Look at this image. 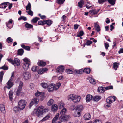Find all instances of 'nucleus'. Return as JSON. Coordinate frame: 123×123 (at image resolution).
<instances>
[{
  "label": "nucleus",
  "instance_id": "obj_1",
  "mask_svg": "<svg viewBox=\"0 0 123 123\" xmlns=\"http://www.w3.org/2000/svg\"><path fill=\"white\" fill-rule=\"evenodd\" d=\"M81 97L80 96H77L73 94H70L68 97V100H71L75 103L79 101Z\"/></svg>",
  "mask_w": 123,
  "mask_h": 123
},
{
  "label": "nucleus",
  "instance_id": "obj_2",
  "mask_svg": "<svg viewBox=\"0 0 123 123\" xmlns=\"http://www.w3.org/2000/svg\"><path fill=\"white\" fill-rule=\"evenodd\" d=\"M83 109V106L82 105H78L75 107L76 111L74 112V115L75 117H78L80 115V112Z\"/></svg>",
  "mask_w": 123,
  "mask_h": 123
},
{
  "label": "nucleus",
  "instance_id": "obj_3",
  "mask_svg": "<svg viewBox=\"0 0 123 123\" xmlns=\"http://www.w3.org/2000/svg\"><path fill=\"white\" fill-rule=\"evenodd\" d=\"M44 107L43 106H40L39 107L36 111L35 112V114L38 117H40L42 116L43 113Z\"/></svg>",
  "mask_w": 123,
  "mask_h": 123
},
{
  "label": "nucleus",
  "instance_id": "obj_4",
  "mask_svg": "<svg viewBox=\"0 0 123 123\" xmlns=\"http://www.w3.org/2000/svg\"><path fill=\"white\" fill-rule=\"evenodd\" d=\"M26 102L24 100H21L18 103V107L20 110H22L24 109L26 105Z\"/></svg>",
  "mask_w": 123,
  "mask_h": 123
},
{
  "label": "nucleus",
  "instance_id": "obj_5",
  "mask_svg": "<svg viewBox=\"0 0 123 123\" xmlns=\"http://www.w3.org/2000/svg\"><path fill=\"white\" fill-rule=\"evenodd\" d=\"M69 116L67 115H62L58 119V123H60L62 121L68 120L69 119Z\"/></svg>",
  "mask_w": 123,
  "mask_h": 123
},
{
  "label": "nucleus",
  "instance_id": "obj_6",
  "mask_svg": "<svg viewBox=\"0 0 123 123\" xmlns=\"http://www.w3.org/2000/svg\"><path fill=\"white\" fill-rule=\"evenodd\" d=\"M116 99V98L114 96H110L106 99V101L107 103L110 104L114 102Z\"/></svg>",
  "mask_w": 123,
  "mask_h": 123
},
{
  "label": "nucleus",
  "instance_id": "obj_7",
  "mask_svg": "<svg viewBox=\"0 0 123 123\" xmlns=\"http://www.w3.org/2000/svg\"><path fill=\"white\" fill-rule=\"evenodd\" d=\"M39 101V99L37 98H35L33 99L30 103L29 107L30 108L34 104H37Z\"/></svg>",
  "mask_w": 123,
  "mask_h": 123
},
{
  "label": "nucleus",
  "instance_id": "obj_8",
  "mask_svg": "<svg viewBox=\"0 0 123 123\" xmlns=\"http://www.w3.org/2000/svg\"><path fill=\"white\" fill-rule=\"evenodd\" d=\"M23 86V83L22 82L20 81L19 85L16 92L17 95L18 96L20 95V93L21 91L22 87Z\"/></svg>",
  "mask_w": 123,
  "mask_h": 123
},
{
  "label": "nucleus",
  "instance_id": "obj_9",
  "mask_svg": "<svg viewBox=\"0 0 123 123\" xmlns=\"http://www.w3.org/2000/svg\"><path fill=\"white\" fill-rule=\"evenodd\" d=\"M23 75L24 79L25 80L29 79L31 76L30 73L28 72H24L23 73Z\"/></svg>",
  "mask_w": 123,
  "mask_h": 123
},
{
  "label": "nucleus",
  "instance_id": "obj_10",
  "mask_svg": "<svg viewBox=\"0 0 123 123\" xmlns=\"http://www.w3.org/2000/svg\"><path fill=\"white\" fill-rule=\"evenodd\" d=\"M12 21L13 20L11 19H10L8 22L6 23V25L9 29H10L13 27V25L12 24Z\"/></svg>",
  "mask_w": 123,
  "mask_h": 123
},
{
  "label": "nucleus",
  "instance_id": "obj_11",
  "mask_svg": "<svg viewBox=\"0 0 123 123\" xmlns=\"http://www.w3.org/2000/svg\"><path fill=\"white\" fill-rule=\"evenodd\" d=\"M91 116L90 114L87 113L85 114L84 116V119L85 120H89L91 119Z\"/></svg>",
  "mask_w": 123,
  "mask_h": 123
},
{
  "label": "nucleus",
  "instance_id": "obj_12",
  "mask_svg": "<svg viewBox=\"0 0 123 123\" xmlns=\"http://www.w3.org/2000/svg\"><path fill=\"white\" fill-rule=\"evenodd\" d=\"M64 69V67L62 66H60L58 67L56 69V70L58 73H60L61 74L63 72Z\"/></svg>",
  "mask_w": 123,
  "mask_h": 123
},
{
  "label": "nucleus",
  "instance_id": "obj_13",
  "mask_svg": "<svg viewBox=\"0 0 123 123\" xmlns=\"http://www.w3.org/2000/svg\"><path fill=\"white\" fill-rule=\"evenodd\" d=\"M30 63L29 62H25L23 66V67L25 70H27L29 68Z\"/></svg>",
  "mask_w": 123,
  "mask_h": 123
},
{
  "label": "nucleus",
  "instance_id": "obj_14",
  "mask_svg": "<svg viewBox=\"0 0 123 123\" xmlns=\"http://www.w3.org/2000/svg\"><path fill=\"white\" fill-rule=\"evenodd\" d=\"M7 88L8 89H9L13 85V84L12 81L9 80L7 83Z\"/></svg>",
  "mask_w": 123,
  "mask_h": 123
},
{
  "label": "nucleus",
  "instance_id": "obj_15",
  "mask_svg": "<svg viewBox=\"0 0 123 123\" xmlns=\"http://www.w3.org/2000/svg\"><path fill=\"white\" fill-rule=\"evenodd\" d=\"M59 116V114L58 113L56 114L52 120V123H57L56 121L58 120Z\"/></svg>",
  "mask_w": 123,
  "mask_h": 123
},
{
  "label": "nucleus",
  "instance_id": "obj_16",
  "mask_svg": "<svg viewBox=\"0 0 123 123\" xmlns=\"http://www.w3.org/2000/svg\"><path fill=\"white\" fill-rule=\"evenodd\" d=\"M47 69L46 68H41L39 69L38 71V73L39 74H41L47 71Z\"/></svg>",
  "mask_w": 123,
  "mask_h": 123
},
{
  "label": "nucleus",
  "instance_id": "obj_17",
  "mask_svg": "<svg viewBox=\"0 0 123 123\" xmlns=\"http://www.w3.org/2000/svg\"><path fill=\"white\" fill-rule=\"evenodd\" d=\"M58 108V106L56 104H54L51 107V110L53 112H55L56 111Z\"/></svg>",
  "mask_w": 123,
  "mask_h": 123
},
{
  "label": "nucleus",
  "instance_id": "obj_18",
  "mask_svg": "<svg viewBox=\"0 0 123 123\" xmlns=\"http://www.w3.org/2000/svg\"><path fill=\"white\" fill-rule=\"evenodd\" d=\"M0 109L2 112L5 113H6V111L4 104H1L0 105Z\"/></svg>",
  "mask_w": 123,
  "mask_h": 123
},
{
  "label": "nucleus",
  "instance_id": "obj_19",
  "mask_svg": "<svg viewBox=\"0 0 123 123\" xmlns=\"http://www.w3.org/2000/svg\"><path fill=\"white\" fill-rule=\"evenodd\" d=\"M93 96L91 95L88 94L86 97V100L87 102L90 101L92 99Z\"/></svg>",
  "mask_w": 123,
  "mask_h": 123
},
{
  "label": "nucleus",
  "instance_id": "obj_20",
  "mask_svg": "<svg viewBox=\"0 0 123 123\" xmlns=\"http://www.w3.org/2000/svg\"><path fill=\"white\" fill-rule=\"evenodd\" d=\"M54 84H51L49 85L48 86L47 88L48 91L51 92L54 90Z\"/></svg>",
  "mask_w": 123,
  "mask_h": 123
},
{
  "label": "nucleus",
  "instance_id": "obj_21",
  "mask_svg": "<svg viewBox=\"0 0 123 123\" xmlns=\"http://www.w3.org/2000/svg\"><path fill=\"white\" fill-rule=\"evenodd\" d=\"M94 27L95 28V30L97 31L98 32H99L100 30V27L98 24L97 23H94Z\"/></svg>",
  "mask_w": 123,
  "mask_h": 123
},
{
  "label": "nucleus",
  "instance_id": "obj_22",
  "mask_svg": "<svg viewBox=\"0 0 123 123\" xmlns=\"http://www.w3.org/2000/svg\"><path fill=\"white\" fill-rule=\"evenodd\" d=\"M101 98V97L100 96H94L93 98V100L97 102L99 101Z\"/></svg>",
  "mask_w": 123,
  "mask_h": 123
},
{
  "label": "nucleus",
  "instance_id": "obj_23",
  "mask_svg": "<svg viewBox=\"0 0 123 123\" xmlns=\"http://www.w3.org/2000/svg\"><path fill=\"white\" fill-rule=\"evenodd\" d=\"M14 64H16L17 66H19L20 65V60L18 58H15L14 59Z\"/></svg>",
  "mask_w": 123,
  "mask_h": 123
},
{
  "label": "nucleus",
  "instance_id": "obj_24",
  "mask_svg": "<svg viewBox=\"0 0 123 123\" xmlns=\"http://www.w3.org/2000/svg\"><path fill=\"white\" fill-rule=\"evenodd\" d=\"M54 84V90H56L59 88L61 86V84L59 82L56 85Z\"/></svg>",
  "mask_w": 123,
  "mask_h": 123
},
{
  "label": "nucleus",
  "instance_id": "obj_25",
  "mask_svg": "<svg viewBox=\"0 0 123 123\" xmlns=\"http://www.w3.org/2000/svg\"><path fill=\"white\" fill-rule=\"evenodd\" d=\"M7 4H9V3L8 2H6L1 4L0 5V8L5 9L6 7L7 6L6 5H7Z\"/></svg>",
  "mask_w": 123,
  "mask_h": 123
},
{
  "label": "nucleus",
  "instance_id": "obj_26",
  "mask_svg": "<svg viewBox=\"0 0 123 123\" xmlns=\"http://www.w3.org/2000/svg\"><path fill=\"white\" fill-rule=\"evenodd\" d=\"M84 2L83 0H81L78 3V6L80 8H82L84 5Z\"/></svg>",
  "mask_w": 123,
  "mask_h": 123
},
{
  "label": "nucleus",
  "instance_id": "obj_27",
  "mask_svg": "<svg viewBox=\"0 0 123 123\" xmlns=\"http://www.w3.org/2000/svg\"><path fill=\"white\" fill-rule=\"evenodd\" d=\"M45 24H47L48 26H50L52 23V21L51 20H46L44 21Z\"/></svg>",
  "mask_w": 123,
  "mask_h": 123
},
{
  "label": "nucleus",
  "instance_id": "obj_28",
  "mask_svg": "<svg viewBox=\"0 0 123 123\" xmlns=\"http://www.w3.org/2000/svg\"><path fill=\"white\" fill-rule=\"evenodd\" d=\"M13 94V92L12 91H9V98L11 101H12L13 99L12 96Z\"/></svg>",
  "mask_w": 123,
  "mask_h": 123
},
{
  "label": "nucleus",
  "instance_id": "obj_29",
  "mask_svg": "<svg viewBox=\"0 0 123 123\" xmlns=\"http://www.w3.org/2000/svg\"><path fill=\"white\" fill-rule=\"evenodd\" d=\"M119 63H118L115 62L113 63V68L115 70H116L118 67Z\"/></svg>",
  "mask_w": 123,
  "mask_h": 123
},
{
  "label": "nucleus",
  "instance_id": "obj_30",
  "mask_svg": "<svg viewBox=\"0 0 123 123\" xmlns=\"http://www.w3.org/2000/svg\"><path fill=\"white\" fill-rule=\"evenodd\" d=\"M38 65L39 66H44L46 65V63L45 62L43 61H40L38 62Z\"/></svg>",
  "mask_w": 123,
  "mask_h": 123
},
{
  "label": "nucleus",
  "instance_id": "obj_31",
  "mask_svg": "<svg viewBox=\"0 0 123 123\" xmlns=\"http://www.w3.org/2000/svg\"><path fill=\"white\" fill-rule=\"evenodd\" d=\"M54 101L53 99H50L47 102V105L49 106H51L54 103Z\"/></svg>",
  "mask_w": 123,
  "mask_h": 123
},
{
  "label": "nucleus",
  "instance_id": "obj_32",
  "mask_svg": "<svg viewBox=\"0 0 123 123\" xmlns=\"http://www.w3.org/2000/svg\"><path fill=\"white\" fill-rule=\"evenodd\" d=\"M41 86L43 88H46L48 87V85L46 83H42L41 84Z\"/></svg>",
  "mask_w": 123,
  "mask_h": 123
},
{
  "label": "nucleus",
  "instance_id": "obj_33",
  "mask_svg": "<svg viewBox=\"0 0 123 123\" xmlns=\"http://www.w3.org/2000/svg\"><path fill=\"white\" fill-rule=\"evenodd\" d=\"M83 72L87 74H89L90 72V68H85L83 70Z\"/></svg>",
  "mask_w": 123,
  "mask_h": 123
},
{
  "label": "nucleus",
  "instance_id": "obj_34",
  "mask_svg": "<svg viewBox=\"0 0 123 123\" xmlns=\"http://www.w3.org/2000/svg\"><path fill=\"white\" fill-rule=\"evenodd\" d=\"M21 47L27 50H30V48L28 46H26L24 44L21 45Z\"/></svg>",
  "mask_w": 123,
  "mask_h": 123
},
{
  "label": "nucleus",
  "instance_id": "obj_35",
  "mask_svg": "<svg viewBox=\"0 0 123 123\" xmlns=\"http://www.w3.org/2000/svg\"><path fill=\"white\" fill-rule=\"evenodd\" d=\"M18 52L19 55H22L24 52V51L22 49H20L18 50Z\"/></svg>",
  "mask_w": 123,
  "mask_h": 123
},
{
  "label": "nucleus",
  "instance_id": "obj_36",
  "mask_svg": "<svg viewBox=\"0 0 123 123\" xmlns=\"http://www.w3.org/2000/svg\"><path fill=\"white\" fill-rule=\"evenodd\" d=\"M25 26L26 28H32L33 27V25H32L27 23L25 24Z\"/></svg>",
  "mask_w": 123,
  "mask_h": 123
},
{
  "label": "nucleus",
  "instance_id": "obj_37",
  "mask_svg": "<svg viewBox=\"0 0 123 123\" xmlns=\"http://www.w3.org/2000/svg\"><path fill=\"white\" fill-rule=\"evenodd\" d=\"M98 92L101 93H103L104 92L103 87H102L98 88Z\"/></svg>",
  "mask_w": 123,
  "mask_h": 123
},
{
  "label": "nucleus",
  "instance_id": "obj_38",
  "mask_svg": "<svg viewBox=\"0 0 123 123\" xmlns=\"http://www.w3.org/2000/svg\"><path fill=\"white\" fill-rule=\"evenodd\" d=\"M39 68V67L37 66H33L32 68V71L35 72L37 71Z\"/></svg>",
  "mask_w": 123,
  "mask_h": 123
},
{
  "label": "nucleus",
  "instance_id": "obj_39",
  "mask_svg": "<svg viewBox=\"0 0 123 123\" xmlns=\"http://www.w3.org/2000/svg\"><path fill=\"white\" fill-rule=\"evenodd\" d=\"M64 106V104L62 102H60L58 104L59 108L61 109L62 108H63Z\"/></svg>",
  "mask_w": 123,
  "mask_h": 123
},
{
  "label": "nucleus",
  "instance_id": "obj_40",
  "mask_svg": "<svg viewBox=\"0 0 123 123\" xmlns=\"http://www.w3.org/2000/svg\"><path fill=\"white\" fill-rule=\"evenodd\" d=\"M50 116L49 115H47L44 117L41 120L42 121H43L47 120L48 118L50 117Z\"/></svg>",
  "mask_w": 123,
  "mask_h": 123
},
{
  "label": "nucleus",
  "instance_id": "obj_41",
  "mask_svg": "<svg viewBox=\"0 0 123 123\" xmlns=\"http://www.w3.org/2000/svg\"><path fill=\"white\" fill-rule=\"evenodd\" d=\"M39 19L40 18H39L37 17H35L31 21L33 23H35L37 22Z\"/></svg>",
  "mask_w": 123,
  "mask_h": 123
},
{
  "label": "nucleus",
  "instance_id": "obj_42",
  "mask_svg": "<svg viewBox=\"0 0 123 123\" xmlns=\"http://www.w3.org/2000/svg\"><path fill=\"white\" fill-rule=\"evenodd\" d=\"M4 74V73L3 71H2L0 72V82H1L2 81Z\"/></svg>",
  "mask_w": 123,
  "mask_h": 123
},
{
  "label": "nucleus",
  "instance_id": "obj_43",
  "mask_svg": "<svg viewBox=\"0 0 123 123\" xmlns=\"http://www.w3.org/2000/svg\"><path fill=\"white\" fill-rule=\"evenodd\" d=\"M43 95L44 94L42 92H37L35 94V96L36 97H38L40 95Z\"/></svg>",
  "mask_w": 123,
  "mask_h": 123
},
{
  "label": "nucleus",
  "instance_id": "obj_44",
  "mask_svg": "<svg viewBox=\"0 0 123 123\" xmlns=\"http://www.w3.org/2000/svg\"><path fill=\"white\" fill-rule=\"evenodd\" d=\"M90 83L92 84H95L96 83L95 80L92 78H90L89 80Z\"/></svg>",
  "mask_w": 123,
  "mask_h": 123
},
{
  "label": "nucleus",
  "instance_id": "obj_45",
  "mask_svg": "<svg viewBox=\"0 0 123 123\" xmlns=\"http://www.w3.org/2000/svg\"><path fill=\"white\" fill-rule=\"evenodd\" d=\"M108 1L109 3L112 5L115 4V0H108Z\"/></svg>",
  "mask_w": 123,
  "mask_h": 123
},
{
  "label": "nucleus",
  "instance_id": "obj_46",
  "mask_svg": "<svg viewBox=\"0 0 123 123\" xmlns=\"http://www.w3.org/2000/svg\"><path fill=\"white\" fill-rule=\"evenodd\" d=\"M66 71L69 74H72L73 73V71L69 69H67L66 70Z\"/></svg>",
  "mask_w": 123,
  "mask_h": 123
},
{
  "label": "nucleus",
  "instance_id": "obj_47",
  "mask_svg": "<svg viewBox=\"0 0 123 123\" xmlns=\"http://www.w3.org/2000/svg\"><path fill=\"white\" fill-rule=\"evenodd\" d=\"M31 4L30 2H29L28 4L27 5L26 7V10H31Z\"/></svg>",
  "mask_w": 123,
  "mask_h": 123
},
{
  "label": "nucleus",
  "instance_id": "obj_48",
  "mask_svg": "<svg viewBox=\"0 0 123 123\" xmlns=\"http://www.w3.org/2000/svg\"><path fill=\"white\" fill-rule=\"evenodd\" d=\"M66 108H64L61 111L60 113L61 114H63L65 113L66 112Z\"/></svg>",
  "mask_w": 123,
  "mask_h": 123
},
{
  "label": "nucleus",
  "instance_id": "obj_49",
  "mask_svg": "<svg viewBox=\"0 0 123 123\" xmlns=\"http://www.w3.org/2000/svg\"><path fill=\"white\" fill-rule=\"evenodd\" d=\"M0 69H3L4 70H6L8 69V67L4 65L2 67H0Z\"/></svg>",
  "mask_w": 123,
  "mask_h": 123
},
{
  "label": "nucleus",
  "instance_id": "obj_50",
  "mask_svg": "<svg viewBox=\"0 0 123 123\" xmlns=\"http://www.w3.org/2000/svg\"><path fill=\"white\" fill-rule=\"evenodd\" d=\"M65 0H57V3L60 4H62L64 2Z\"/></svg>",
  "mask_w": 123,
  "mask_h": 123
},
{
  "label": "nucleus",
  "instance_id": "obj_51",
  "mask_svg": "<svg viewBox=\"0 0 123 123\" xmlns=\"http://www.w3.org/2000/svg\"><path fill=\"white\" fill-rule=\"evenodd\" d=\"M26 12H27L28 14L31 16H32L33 15V12L31 10H29L28 11H26Z\"/></svg>",
  "mask_w": 123,
  "mask_h": 123
},
{
  "label": "nucleus",
  "instance_id": "obj_52",
  "mask_svg": "<svg viewBox=\"0 0 123 123\" xmlns=\"http://www.w3.org/2000/svg\"><path fill=\"white\" fill-rule=\"evenodd\" d=\"M13 39L10 37H8L6 39V41L8 43L12 42Z\"/></svg>",
  "mask_w": 123,
  "mask_h": 123
},
{
  "label": "nucleus",
  "instance_id": "obj_53",
  "mask_svg": "<svg viewBox=\"0 0 123 123\" xmlns=\"http://www.w3.org/2000/svg\"><path fill=\"white\" fill-rule=\"evenodd\" d=\"M7 60L10 63H11L12 65L14 64V60H13L11 58H9L7 59Z\"/></svg>",
  "mask_w": 123,
  "mask_h": 123
},
{
  "label": "nucleus",
  "instance_id": "obj_54",
  "mask_svg": "<svg viewBox=\"0 0 123 123\" xmlns=\"http://www.w3.org/2000/svg\"><path fill=\"white\" fill-rule=\"evenodd\" d=\"M76 72L78 74H80L83 72V70L80 69L76 71Z\"/></svg>",
  "mask_w": 123,
  "mask_h": 123
},
{
  "label": "nucleus",
  "instance_id": "obj_55",
  "mask_svg": "<svg viewBox=\"0 0 123 123\" xmlns=\"http://www.w3.org/2000/svg\"><path fill=\"white\" fill-rule=\"evenodd\" d=\"M84 34L83 32L82 31H81L77 35V36L78 37L82 36Z\"/></svg>",
  "mask_w": 123,
  "mask_h": 123
},
{
  "label": "nucleus",
  "instance_id": "obj_56",
  "mask_svg": "<svg viewBox=\"0 0 123 123\" xmlns=\"http://www.w3.org/2000/svg\"><path fill=\"white\" fill-rule=\"evenodd\" d=\"M89 12H90L91 13L93 14H96L97 13V12H96V10H90L89 11Z\"/></svg>",
  "mask_w": 123,
  "mask_h": 123
},
{
  "label": "nucleus",
  "instance_id": "obj_57",
  "mask_svg": "<svg viewBox=\"0 0 123 123\" xmlns=\"http://www.w3.org/2000/svg\"><path fill=\"white\" fill-rule=\"evenodd\" d=\"M11 76L10 78V80H10V81H12L13 80V78H14V73H12L11 74Z\"/></svg>",
  "mask_w": 123,
  "mask_h": 123
},
{
  "label": "nucleus",
  "instance_id": "obj_58",
  "mask_svg": "<svg viewBox=\"0 0 123 123\" xmlns=\"http://www.w3.org/2000/svg\"><path fill=\"white\" fill-rule=\"evenodd\" d=\"M38 25H43L45 24L44 22L41 21H40L38 22Z\"/></svg>",
  "mask_w": 123,
  "mask_h": 123
},
{
  "label": "nucleus",
  "instance_id": "obj_59",
  "mask_svg": "<svg viewBox=\"0 0 123 123\" xmlns=\"http://www.w3.org/2000/svg\"><path fill=\"white\" fill-rule=\"evenodd\" d=\"M23 60L25 62H29V63H30V61L29 60L28 58H24L23 59Z\"/></svg>",
  "mask_w": 123,
  "mask_h": 123
},
{
  "label": "nucleus",
  "instance_id": "obj_60",
  "mask_svg": "<svg viewBox=\"0 0 123 123\" xmlns=\"http://www.w3.org/2000/svg\"><path fill=\"white\" fill-rule=\"evenodd\" d=\"M13 109L14 111L16 113L18 111V108L17 107H14Z\"/></svg>",
  "mask_w": 123,
  "mask_h": 123
},
{
  "label": "nucleus",
  "instance_id": "obj_61",
  "mask_svg": "<svg viewBox=\"0 0 123 123\" xmlns=\"http://www.w3.org/2000/svg\"><path fill=\"white\" fill-rule=\"evenodd\" d=\"M113 87L112 86H110L105 87V89L106 90L110 89H112Z\"/></svg>",
  "mask_w": 123,
  "mask_h": 123
},
{
  "label": "nucleus",
  "instance_id": "obj_62",
  "mask_svg": "<svg viewBox=\"0 0 123 123\" xmlns=\"http://www.w3.org/2000/svg\"><path fill=\"white\" fill-rule=\"evenodd\" d=\"M93 123H101V121L99 119H97L95 120Z\"/></svg>",
  "mask_w": 123,
  "mask_h": 123
},
{
  "label": "nucleus",
  "instance_id": "obj_63",
  "mask_svg": "<svg viewBox=\"0 0 123 123\" xmlns=\"http://www.w3.org/2000/svg\"><path fill=\"white\" fill-rule=\"evenodd\" d=\"M92 43V42L89 40H88L86 42V44L87 45H89Z\"/></svg>",
  "mask_w": 123,
  "mask_h": 123
},
{
  "label": "nucleus",
  "instance_id": "obj_64",
  "mask_svg": "<svg viewBox=\"0 0 123 123\" xmlns=\"http://www.w3.org/2000/svg\"><path fill=\"white\" fill-rule=\"evenodd\" d=\"M99 3L100 4L103 3L104 2L106 1V0H98Z\"/></svg>",
  "mask_w": 123,
  "mask_h": 123
}]
</instances>
